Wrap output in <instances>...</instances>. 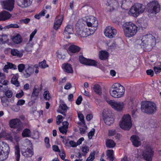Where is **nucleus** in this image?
Returning a JSON list of instances; mask_svg holds the SVG:
<instances>
[{
    "mask_svg": "<svg viewBox=\"0 0 161 161\" xmlns=\"http://www.w3.org/2000/svg\"><path fill=\"white\" fill-rule=\"evenodd\" d=\"M122 28L125 36L128 38L134 36L138 31L137 26L131 22H127L124 23L123 25Z\"/></svg>",
    "mask_w": 161,
    "mask_h": 161,
    "instance_id": "nucleus-1",
    "label": "nucleus"
},
{
    "mask_svg": "<svg viewBox=\"0 0 161 161\" xmlns=\"http://www.w3.org/2000/svg\"><path fill=\"white\" fill-rule=\"evenodd\" d=\"M125 88L120 84L116 83L113 85L110 90V95L115 98H120L124 95Z\"/></svg>",
    "mask_w": 161,
    "mask_h": 161,
    "instance_id": "nucleus-2",
    "label": "nucleus"
},
{
    "mask_svg": "<svg viewBox=\"0 0 161 161\" xmlns=\"http://www.w3.org/2000/svg\"><path fill=\"white\" fill-rule=\"evenodd\" d=\"M136 42L141 46L147 47L148 45H150L153 46L155 45L156 40L153 35L149 33L142 36L141 39L137 40Z\"/></svg>",
    "mask_w": 161,
    "mask_h": 161,
    "instance_id": "nucleus-3",
    "label": "nucleus"
},
{
    "mask_svg": "<svg viewBox=\"0 0 161 161\" xmlns=\"http://www.w3.org/2000/svg\"><path fill=\"white\" fill-rule=\"evenodd\" d=\"M77 34L81 37H86L93 34L95 32H92V29L88 27L86 24L82 25L77 23L76 25Z\"/></svg>",
    "mask_w": 161,
    "mask_h": 161,
    "instance_id": "nucleus-4",
    "label": "nucleus"
},
{
    "mask_svg": "<svg viewBox=\"0 0 161 161\" xmlns=\"http://www.w3.org/2000/svg\"><path fill=\"white\" fill-rule=\"evenodd\" d=\"M160 6L158 2L154 0L148 3L147 6V11L152 15L158 13L160 11Z\"/></svg>",
    "mask_w": 161,
    "mask_h": 161,
    "instance_id": "nucleus-5",
    "label": "nucleus"
},
{
    "mask_svg": "<svg viewBox=\"0 0 161 161\" xmlns=\"http://www.w3.org/2000/svg\"><path fill=\"white\" fill-rule=\"evenodd\" d=\"M145 8L144 6L142 4H136L130 8L129 14L132 16L136 17L144 11Z\"/></svg>",
    "mask_w": 161,
    "mask_h": 161,
    "instance_id": "nucleus-6",
    "label": "nucleus"
},
{
    "mask_svg": "<svg viewBox=\"0 0 161 161\" xmlns=\"http://www.w3.org/2000/svg\"><path fill=\"white\" fill-rule=\"evenodd\" d=\"M119 126L122 129L129 130L132 126V121L130 115L127 114H124L122 117L120 121Z\"/></svg>",
    "mask_w": 161,
    "mask_h": 161,
    "instance_id": "nucleus-7",
    "label": "nucleus"
},
{
    "mask_svg": "<svg viewBox=\"0 0 161 161\" xmlns=\"http://www.w3.org/2000/svg\"><path fill=\"white\" fill-rule=\"evenodd\" d=\"M9 152L10 148L8 144L0 141V161L7 159Z\"/></svg>",
    "mask_w": 161,
    "mask_h": 161,
    "instance_id": "nucleus-8",
    "label": "nucleus"
},
{
    "mask_svg": "<svg viewBox=\"0 0 161 161\" xmlns=\"http://www.w3.org/2000/svg\"><path fill=\"white\" fill-rule=\"evenodd\" d=\"M141 108L143 112L150 114L153 113L157 109L155 103L148 101L142 102L141 105Z\"/></svg>",
    "mask_w": 161,
    "mask_h": 161,
    "instance_id": "nucleus-9",
    "label": "nucleus"
},
{
    "mask_svg": "<svg viewBox=\"0 0 161 161\" xmlns=\"http://www.w3.org/2000/svg\"><path fill=\"white\" fill-rule=\"evenodd\" d=\"M85 23L86 25L92 29V32H95L97 29L98 21L96 18L93 16H87L86 17Z\"/></svg>",
    "mask_w": 161,
    "mask_h": 161,
    "instance_id": "nucleus-10",
    "label": "nucleus"
},
{
    "mask_svg": "<svg viewBox=\"0 0 161 161\" xmlns=\"http://www.w3.org/2000/svg\"><path fill=\"white\" fill-rule=\"evenodd\" d=\"M107 102L113 109L118 112L122 111L125 105V103L122 101L110 100L107 101Z\"/></svg>",
    "mask_w": 161,
    "mask_h": 161,
    "instance_id": "nucleus-11",
    "label": "nucleus"
},
{
    "mask_svg": "<svg viewBox=\"0 0 161 161\" xmlns=\"http://www.w3.org/2000/svg\"><path fill=\"white\" fill-rule=\"evenodd\" d=\"M153 151L151 146L147 145L144 147V150L142 152V156L147 161H151L153 156Z\"/></svg>",
    "mask_w": 161,
    "mask_h": 161,
    "instance_id": "nucleus-12",
    "label": "nucleus"
},
{
    "mask_svg": "<svg viewBox=\"0 0 161 161\" xmlns=\"http://www.w3.org/2000/svg\"><path fill=\"white\" fill-rule=\"evenodd\" d=\"M14 0H4L0 2L2 8L9 11H12L14 7Z\"/></svg>",
    "mask_w": 161,
    "mask_h": 161,
    "instance_id": "nucleus-13",
    "label": "nucleus"
},
{
    "mask_svg": "<svg viewBox=\"0 0 161 161\" xmlns=\"http://www.w3.org/2000/svg\"><path fill=\"white\" fill-rule=\"evenodd\" d=\"M9 124L12 128H16L18 131L22 130L23 126L20 119L18 118L12 119L10 120Z\"/></svg>",
    "mask_w": 161,
    "mask_h": 161,
    "instance_id": "nucleus-14",
    "label": "nucleus"
},
{
    "mask_svg": "<svg viewBox=\"0 0 161 161\" xmlns=\"http://www.w3.org/2000/svg\"><path fill=\"white\" fill-rule=\"evenodd\" d=\"M117 34L116 30L111 26H107L104 30V34L105 36L109 38L114 37Z\"/></svg>",
    "mask_w": 161,
    "mask_h": 161,
    "instance_id": "nucleus-15",
    "label": "nucleus"
},
{
    "mask_svg": "<svg viewBox=\"0 0 161 161\" xmlns=\"http://www.w3.org/2000/svg\"><path fill=\"white\" fill-rule=\"evenodd\" d=\"M103 115L104 121L107 125H110L114 123V119L111 113L108 112L106 113V111H104Z\"/></svg>",
    "mask_w": 161,
    "mask_h": 161,
    "instance_id": "nucleus-16",
    "label": "nucleus"
},
{
    "mask_svg": "<svg viewBox=\"0 0 161 161\" xmlns=\"http://www.w3.org/2000/svg\"><path fill=\"white\" fill-rule=\"evenodd\" d=\"M80 62L82 64L90 66H94L97 64V62L95 61L86 58L82 56L79 57Z\"/></svg>",
    "mask_w": 161,
    "mask_h": 161,
    "instance_id": "nucleus-17",
    "label": "nucleus"
},
{
    "mask_svg": "<svg viewBox=\"0 0 161 161\" xmlns=\"http://www.w3.org/2000/svg\"><path fill=\"white\" fill-rule=\"evenodd\" d=\"M130 140L133 145L135 147H138L142 144V140L137 135H132L130 137Z\"/></svg>",
    "mask_w": 161,
    "mask_h": 161,
    "instance_id": "nucleus-18",
    "label": "nucleus"
},
{
    "mask_svg": "<svg viewBox=\"0 0 161 161\" xmlns=\"http://www.w3.org/2000/svg\"><path fill=\"white\" fill-rule=\"evenodd\" d=\"M21 153L22 155L25 158L31 157L34 155V151L32 148H29L28 147L25 149L23 147L21 148Z\"/></svg>",
    "mask_w": 161,
    "mask_h": 161,
    "instance_id": "nucleus-19",
    "label": "nucleus"
},
{
    "mask_svg": "<svg viewBox=\"0 0 161 161\" xmlns=\"http://www.w3.org/2000/svg\"><path fill=\"white\" fill-rule=\"evenodd\" d=\"M33 0H17V5L21 8H26L30 6Z\"/></svg>",
    "mask_w": 161,
    "mask_h": 161,
    "instance_id": "nucleus-20",
    "label": "nucleus"
},
{
    "mask_svg": "<svg viewBox=\"0 0 161 161\" xmlns=\"http://www.w3.org/2000/svg\"><path fill=\"white\" fill-rule=\"evenodd\" d=\"M73 33V29L72 26L68 25L65 27L63 34L65 38L69 39L70 37L69 35L72 34Z\"/></svg>",
    "mask_w": 161,
    "mask_h": 161,
    "instance_id": "nucleus-21",
    "label": "nucleus"
},
{
    "mask_svg": "<svg viewBox=\"0 0 161 161\" xmlns=\"http://www.w3.org/2000/svg\"><path fill=\"white\" fill-rule=\"evenodd\" d=\"M12 17V14L9 12L4 10L0 13V21L9 19Z\"/></svg>",
    "mask_w": 161,
    "mask_h": 161,
    "instance_id": "nucleus-22",
    "label": "nucleus"
},
{
    "mask_svg": "<svg viewBox=\"0 0 161 161\" xmlns=\"http://www.w3.org/2000/svg\"><path fill=\"white\" fill-rule=\"evenodd\" d=\"M33 72L34 70L31 67L28 65H25V69L24 72V75L25 77H29Z\"/></svg>",
    "mask_w": 161,
    "mask_h": 161,
    "instance_id": "nucleus-23",
    "label": "nucleus"
},
{
    "mask_svg": "<svg viewBox=\"0 0 161 161\" xmlns=\"http://www.w3.org/2000/svg\"><path fill=\"white\" fill-rule=\"evenodd\" d=\"M106 5L108 6L112 7L113 9H115L119 5L117 0H107Z\"/></svg>",
    "mask_w": 161,
    "mask_h": 161,
    "instance_id": "nucleus-24",
    "label": "nucleus"
},
{
    "mask_svg": "<svg viewBox=\"0 0 161 161\" xmlns=\"http://www.w3.org/2000/svg\"><path fill=\"white\" fill-rule=\"evenodd\" d=\"M11 39L13 42L16 44H19L22 41L21 36L19 34H14L12 37Z\"/></svg>",
    "mask_w": 161,
    "mask_h": 161,
    "instance_id": "nucleus-25",
    "label": "nucleus"
},
{
    "mask_svg": "<svg viewBox=\"0 0 161 161\" xmlns=\"http://www.w3.org/2000/svg\"><path fill=\"white\" fill-rule=\"evenodd\" d=\"M69 123L66 121L63 123V126L59 127L58 129L60 132L63 134H66L68 127Z\"/></svg>",
    "mask_w": 161,
    "mask_h": 161,
    "instance_id": "nucleus-26",
    "label": "nucleus"
},
{
    "mask_svg": "<svg viewBox=\"0 0 161 161\" xmlns=\"http://www.w3.org/2000/svg\"><path fill=\"white\" fill-rule=\"evenodd\" d=\"M14 158L16 161H19L20 158V150L18 145H17L14 147Z\"/></svg>",
    "mask_w": 161,
    "mask_h": 161,
    "instance_id": "nucleus-27",
    "label": "nucleus"
},
{
    "mask_svg": "<svg viewBox=\"0 0 161 161\" xmlns=\"http://www.w3.org/2000/svg\"><path fill=\"white\" fill-rule=\"evenodd\" d=\"M62 68L64 71L68 73H72L73 70L71 65L70 64H64L62 66Z\"/></svg>",
    "mask_w": 161,
    "mask_h": 161,
    "instance_id": "nucleus-28",
    "label": "nucleus"
},
{
    "mask_svg": "<svg viewBox=\"0 0 161 161\" xmlns=\"http://www.w3.org/2000/svg\"><path fill=\"white\" fill-rule=\"evenodd\" d=\"M121 8L123 9H126L127 8L130 6L132 2L130 0H121Z\"/></svg>",
    "mask_w": 161,
    "mask_h": 161,
    "instance_id": "nucleus-29",
    "label": "nucleus"
},
{
    "mask_svg": "<svg viewBox=\"0 0 161 161\" xmlns=\"http://www.w3.org/2000/svg\"><path fill=\"white\" fill-rule=\"evenodd\" d=\"M69 50L71 53H75L80 51V48L79 47L75 45H72L69 47Z\"/></svg>",
    "mask_w": 161,
    "mask_h": 161,
    "instance_id": "nucleus-30",
    "label": "nucleus"
},
{
    "mask_svg": "<svg viewBox=\"0 0 161 161\" xmlns=\"http://www.w3.org/2000/svg\"><path fill=\"white\" fill-rule=\"evenodd\" d=\"M108 53L105 51H101L99 53V56L101 60H105L108 57Z\"/></svg>",
    "mask_w": 161,
    "mask_h": 161,
    "instance_id": "nucleus-31",
    "label": "nucleus"
},
{
    "mask_svg": "<svg viewBox=\"0 0 161 161\" xmlns=\"http://www.w3.org/2000/svg\"><path fill=\"white\" fill-rule=\"evenodd\" d=\"M34 43L32 41H29V42L26 44L25 50L28 52H31L33 47Z\"/></svg>",
    "mask_w": 161,
    "mask_h": 161,
    "instance_id": "nucleus-32",
    "label": "nucleus"
},
{
    "mask_svg": "<svg viewBox=\"0 0 161 161\" xmlns=\"http://www.w3.org/2000/svg\"><path fill=\"white\" fill-rule=\"evenodd\" d=\"M16 68V66H15L14 64L11 63L9 62H7V64L5 65L3 68V70L6 72H8V69L14 68L15 69Z\"/></svg>",
    "mask_w": 161,
    "mask_h": 161,
    "instance_id": "nucleus-33",
    "label": "nucleus"
},
{
    "mask_svg": "<svg viewBox=\"0 0 161 161\" xmlns=\"http://www.w3.org/2000/svg\"><path fill=\"white\" fill-rule=\"evenodd\" d=\"M106 144L107 147L112 148L115 146L116 144L113 140L108 139L106 140Z\"/></svg>",
    "mask_w": 161,
    "mask_h": 161,
    "instance_id": "nucleus-34",
    "label": "nucleus"
},
{
    "mask_svg": "<svg viewBox=\"0 0 161 161\" xmlns=\"http://www.w3.org/2000/svg\"><path fill=\"white\" fill-rule=\"evenodd\" d=\"M136 103L132 100H130L128 104V108L129 109H133L134 111L136 109Z\"/></svg>",
    "mask_w": 161,
    "mask_h": 161,
    "instance_id": "nucleus-35",
    "label": "nucleus"
},
{
    "mask_svg": "<svg viewBox=\"0 0 161 161\" xmlns=\"http://www.w3.org/2000/svg\"><path fill=\"white\" fill-rule=\"evenodd\" d=\"M11 53L13 56H17L19 57H21L23 56L22 53L16 49H12Z\"/></svg>",
    "mask_w": 161,
    "mask_h": 161,
    "instance_id": "nucleus-36",
    "label": "nucleus"
},
{
    "mask_svg": "<svg viewBox=\"0 0 161 161\" xmlns=\"http://www.w3.org/2000/svg\"><path fill=\"white\" fill-rule=\"evenodd\" d=\"M18 76L17 75H14L13 77L12 78L11 80V83L15 85L16 86H19V81L18 80Z\"/></svg>",
    "mask_w": 161,
    "mask_h": 161,
    "instance_id": "nucleus-37",
    "label": "nucleus"
},
{
    "mask_svg": "<svg viewBox=\"0 0 161 161\" xmlns=\"http://www.w3.org/2000/svg\"><path fill=\"white\" fill-rule=\"evenodd\" d=\"M93 89L95 92L99 95H101L102 93V89L99 85L96 84L93 87Z\"/></svg>",
    "mask_w": 161,
    "mask_h": 161,
    "instance_id": "nucleus-38",
    "label": "nucleus"
},
{
    "mask_svg": "<svg viewBox=\"0 0 161 161\" xmlns=\"http://www.w3.org/2000/svg\"><path fill=\"white\" fill-rule=\"evenodd\" d=\"M114 151L113 150L109 149L107 151V155L109 158L110 161H113L114 158L113 156Z\"/></svg>",
    "mask_w": 161,
    "mask_h": 161,
    "instance_id": "nucleus-39",
    "label": "nucleus"
},
{
    "mask_svg": "<svg viewBox=\"0 0 161 161\" xmlns=\"http://www.w3.org/2000/svg\"><path fill=\"white\" fill-rule=\"evenodd\" d=\"M39 89L36 88V87H35L33 89V91L31 95V97H36L34 98V99H36V98L39 95Z\"/></svg>",
    "mask_w": 161,
    "mask_h": 161,
    "instance_id": "nucleus-40",
    "label": "nucleus"
},
{
    "mask_svg": "<svg viewBox=\"0 0 161 161\" xmlns=\"http://www.w3.org/2000/svg\"><path fill=\"white\" fill-rule=\"evenodd\" d=\"M0 38L2 44L8 41L9 39L6 35L3 34L0 35Z\"/></svg>",
    "mask_w": 161,
    "mask_h": 161,
    "instance_id": "nucleus-41",
    "label": "nucleus"
},
{
    "mask_svg": "<svg viewBox=\"0 0 161 161\" xmlns=\"http://www.w3.org/2000/svg\"><path fill=\"white\" fill-rule=\"evenodd\" d=\"M31 135L30 130L28 129H25L23 131L22 136L24 137L30 136Z\"/></svg>",
    "mask_w": 161,
    "mask_h": 161,
    "instance_id": "nucleus-42",
    "label": "nucleus"
},
{
    "mask_svg": "<svg viewBox=\"0 0 161 161\" xmlns=\"http://www.w3.org/2000/svg\"><path fill=\"white\" fill-rule=\"evenodd\" d=\"M43 97L46 100H49L51 98L50 93L47 91H45L44 92Z\"/></svg>",
    "mask_w": 161,
    "mask_h": 161,
    "instance_id": "nucleus-43",
    "label": "nucleus"
},
{
    "mask_svg": "<svg viewBox=\"0 0 161 161\" xmlns=\"http://www.w3.org/2000/svg\"><path fill=\"white\" fill-rule=\"evenodd\" d=\"M39 67L42 69H44L48 67V65L46 64V61L44 60L40 63Z\"/></svg>",
    "mask_w": 161,
    "mask_h": 161,
    "instance_id": "nucleus-44",
    "label": "nucleus"
},
{
    "mask_svg": "<svg viewBox=\"0 0 161 161\" xmlns=\"http://www.w3.org/2000/svg\"><path fill=\"white\" fill-rule=\"evenodd\" d=\"M59 153V155L61 159L63 160H64L66 157V154L64 151L63 149L61 150Z\"/></svg>",
    "mask_w": 161,
    "mask_h": 161,
    "instance_id": "nucleus-45",
    "label": "nucleus"
},
{
    "mask_svg": "<svg viewBox=\"0 0 161 161\" xmlns=\"http://www.w3.org/2000/svg\"><path fill=\"white\" fill-rule=\"evenodd\" d=\"M95 153L94 152H91L89 155V156L87 158L86 161H92L95 158Z\"/></svg>",
    "mask_w": 161,
    "mask_h": 161,
    "instance_id": "nucleus-46",
    "label": "nucleus"
},
{
    "mask_svg": "<svg viewBox=\"0 0 161 161\" xmlns=\"http://www.w3.org/2000/svg\"><path fill=\"white\" fill-rule=\"evenodd\" d=\"M63 19V15H60L56 17L55 19V21H57V23H59L60 22H61V25Z\"/></svg>",
    "mask_w": 161,
    "mask_h": 161,
    "instance_id": "nucleus-47",
    "label": "nucleus"
},
{
    "mask_svg": "<svg viewBox=\"0 0 161 161\" xmlns=\"http://www.w3.org/2000/svg\"><path fill=\"white\" fill-rule=\"evenodd\" d=\"M44 142L45 144V146L47 148H49L51 147L49 143V139L48 137H46L44 139Z\"/></svg>",
    "mask_w": 161,
    "mask_h": 161,
    "instance_id": "nucleus-48",
    "label": "nucleus"
},
{
    "mask_svg": "<svg viewBox=\"0 0 161 161\" xmlns=\"http://www.w3.org/2000/svg\"><path fill=\"white\" fill-rule=\"evenodd\" d=\"M95 129H92L88 133V136L89 139H91L94 134Z\"/></svg>",
    "mask_w": 161,
    "mask_h": 161,
    "instance_id": "nucleus-49",
    "label": "nucleus"
},
{
    "mask_svg": "<svg viewBox=\"0 0 161 161\" xmlns=\"http://www.w3.org/2000/svg\"><path fill=\"white\" fill-rule=\"evenodd\" d=\"M63 116L61 115H58L56 118V124L57 125L60 124L63 120Z\"/></svg>",
    "mask_w": 161,
    "mask_h": 161,
    "instance_id": "nucleus-50",
    "label": "nucleus"
},
{
    "mask_svg": "<svg viewBox=\"0 0 161 161\" xmlns=\"http://www.w3.org/2000/svg\"><path fill=\"white\" fill-rule=\"evenodd\" d=\"M25 65L23 64H19L18 66V69L19 71L20 72H22L23 70L25 69Z\"/></svg>",
    "mask_w": 161,
    "mask_h": 161,
    "instance_id": "nucleus-51",
    "label": "nucleus"
},
{
    "mask_svg": "<svg viewBox=\"0 0 161 161\" xmlns=\"http://www.w3.org/2000/svg\"><path fill=\"white\" fill-rule=\"evenodd\" d=\"M5 94L6 97L8 98H10L12 96L13 92L12 91L8 90L6 92Z\"/></svg>",
    "mask_w": 161,
    "mask_h": 161,
    "instance_id": "nucleus-52",
    "label": "nucleus"
},
{
    "mask_svg": "<svg viewBox=\"0 0 161 161\" xmlns=\"http://www.w3.org/2000/svg\"><path fill=\"white\" fill-rule=\"evenodd\" d=\"M57 21L54 22V25L53 26L54 29L56 30L58 29L61 26V22H60L59 23H57Z\"/></svg>",
    "mask_w": 161,
    "mask_h": 161,
    "instance_id": "nucleus-53",
    "label": "nucleus"
},
{
    "mask_svg": "<svg viewBox=\"0 0 161 161\" xmlns=\"http://www.w3.org/2000/svg\"><path fill=\"white\" fill-rule=\"evenodd\" d=\"M82 152L84 153L85 155L89 151V148L87 146L83 147L81 148Z\"/></svg>",
    "mask_w": 161,
    "mask_h": 161,
    "instance_id": "nucleus-54",
    "label": "nucleus"
},
{
    "mask_svg": "<svg viewBox=\"0 0 161 161\" xmlns=\"http://www.w3.org/2000/svg\"><path fill=\"white\" fill-rule=\"evenodd\" d=\"M11 109L13 111L17 112L19 111L20 110V108L19 106L14 105L12 106Z\"/></svg>",
    "mask_w": 161,
    "mask_h": 161,
    "instance_id": "nucleus-55",
    "label": "nucleus"
},
{
    "mask_svg": "<svg viewBox=\"0 0 161 161\" xmlns=\"http://www.w3.org/2000/svg\"><path fill=\"white\" fill-rule=\"evenodd\" d=\"M78 117L79 120L83 123L84 122V117L83 114L81 113H78Z\"/></svg>",
    "mask_w": 161,
    "mask_h": 161,
    "instance_id": "nucleus-56",
    "label": "nucleus"
},
{
    "mask_svg": "<svg viewBox=\"0 0 161 161\" xmlns=\"http://www.w3.org/2000/svg\"><path fill=\"white\" fill-rule=\"evenodd\" d=\"M30 21V19L29 18H26L24 19H22L20 20L19 22L21 24H28Z\"/></svg>",
    "mask_w": 161,
    "mask_h": 161,
    "instance_id": "nucleus-57",
    "label": "nucleus"
},
{
    "mask_svg": "<svg viewBox=\"0 0 161 161\" xmlns=\"http://www.w3.org/2000/svg\"><path fill=\"white\" fill-rule=\"evenodd\" d=\"M154 70L156 74H158L161 71V67L160 66L155 67L154 68Z\"/></svg>",
    "mask_w": 161,
    "mask_h": 161,
    "instance_id": "nucleus-58",
    "label": "nucleus"
},
{
    "mask_svg": "<svg viewBox=\"0 0 161 161\" xmlns=\"http://www.w3.org/2000/svg\"><path fill=\"white\" fill-rule=\"evenodd\" d=\"M37 32L36 29H35L31 34L30 35V39L29 40L30 41H32V39L34 37V36L36 34Z\"/></svg>",
    "mask_w": 161,
    "mask_h": 161,
    "instance_id": "nucleus-59",
    "label": "nucleus"
},
{
    "mask_svg": "<svg viewBox=\"0 0 161 161\" xmlns=\"http://www.w3.org/2000/svg\"><path fill=\"white\" fill-rule=\"evenodd\" d=\"M25 100L23 99H19L17 103V105L19 106H22L25 104Z\"/></svg>",
    "mask_w": 161,
    "mask_h": 161,
    "instance_id": "nucleus-60",
    "label": "nucleus"
},
{
    "mask_svg": "<svg viewBox=\"0 0 161 161\" xmlns=\"http://www.w3.org/2000/svg\"><path fill=\"white\" fill-rule=\"evenodd\" d=\"M53 150L56 152H59L61 151L58 148V146L54 145H53L52 147Z\"/></svg>",
    "mask_w": 161,
    "mask_h": 161,
    "instance_id": "nucleus-61",
    "label": "nucleus"
},
{
    "mask_svg": "<svg viewBox=\"0 0 161 161\" xmlns=\"http://www.w3.org/2000/svg\"><path fill=\"white\" fill-rule=\"evenodd\" d=\"M24 95V92L22 90H20V92L17 93L15 97L18 98H21Z\"/></svg>",
    "mask_w": 161,
    "mask_h": 161,
    "instance_id": "nucleus-62",
    "label": "nucleus"
},
{
    "mask_svg": "<svg viewBox=\"0 0 161 161\" xmlns=\"http://www.w3.org/2000/svg\"><path fill=\"white\" fill-rule=\"evenodd\" d=\"M60 107L63 110H66L67 107L66 105L64 103H61L60 105Z\"/></svg>",
    "mask_w": 161,
    "mask_h": 161,
    "instance_id": "nucleus-63",
    "label": "nucleus"
},
{
    "mask_svg": "<svg viewBox=\"0 0 161 161\" xmlns=\"http://www.w3.org/2000/svg\"><path fill=\"white\" fill-rule=\"evenodd\" d=\"M82 97L80 96L77 98V99L76 101V103L77 105H79L81 103V101L82 100Z\"/></svg>",
    "mask_w": 161,
    "mask_h": 161,
    "instance_id": "nucleus-64",
    "label": "nucleus"
}]
</instances>
